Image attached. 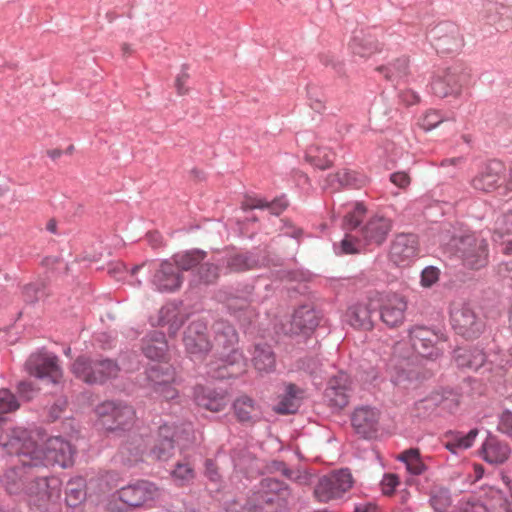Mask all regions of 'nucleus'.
I'll use <instances>...</instances> for the list:
<instances>
[{
  "label": "nucleus",
  "mask_w": 512,
  "mask_h": 512,
  "mask_svg": "<svg viewBox=\"0 0 512 512\" xmlns=\"http://www.w3.org/2000/svg\"><path fill=\"white\" fill-rule=\"evenodd\" d=\"M71 371L76 378L87 384H103L117 377L120 368L112 359H92L79 356L73 362Z\"/></svg>",
  "instance_id": "423d86ee"
},
{
  "label": "nucleus",
  "mask_w": 512,
  "mask_h": 512,
  "mask_svg": "<svg viewBox=\"0 0 512 512\" xmlns=\"http://www.w3.org/2000/svg\"><path fill=\"white\" fill-rule=\"evenodd\" d=\"M409 338L414 350L423 357L437 358L441 354L438 343L442 336L426 326H414L409 330Z\"/></svg>",
  "instance_id": "f3484780"
},
{
  "label": "nucleus",
  "mask_w": 512,
  "mask_h": 512,
  "mask_svg": "<svg viewBox=\"0 0 512 512\" xmlns=\"http://www.w3.org/2000/svg\"><path fill=\"white\" fill-rule=\"evenodd\" d=\"M61 495V482L57 477H34L27 482L24 497L27 503L37 508H46Z\"/></svg>",
  "instance_id": "1a4fd4ad"
},
{
  "label": "nucleus",
  "mask_w": 512,
  "mask_h": 512,
  "mask_svg": "<svg viewBox=\"0 0 512 512\" xmlns=\"http://www.w3.org/2000/svg\"><path fill=\"white\" fill-rule=\"evenodd\" d=\"M440 271L434 266L426 267L421 273V285L429 288L439 280Z\"/></svg>",
  "instance_id": "052dcab7"
},
{
  "label": "nucleus",
  "mask_w": 512,
  "mask_h": 512,
  "mask_svg": "<svg viewBox=\"0 0 512 512\" xmlns=\"http://www.w3.org/2000/svg\"><path fill=\"white\" fill-rule=\"evenodd\" d=\"M326 182L333 190H338L343 187L358 189L366 184L367 179L358 172L342 169L335 174L329 175Z\"/></svg>",
  "instance_id": "7c9ffc66"
},
{
  "label": "nucleus",
  "mask_w": 512,
  "mask_h": 512,
  "mask_svg": "<svg viewBox=\"0 0 512 512\" xmlns=\"http://www.w3.org/2000/svg\"><path fill=\"white\" fill-rule=\"evenodd\" d=\"M288 206V202L284 197L276 198L271 202H268L263 199H253L251 204L249 205L250 208H267L270 210V212L274 215H279L282 213Z\"/></svg>",
  "instance_id": "09e8293b"
},
{
  "label": "nucleus",
  "mask_w": 512,
  "mask_h": 512,
  "mask_svg": "<svg viewBox=\"0 0 512 512\" xmlns=\"http://www.w3.org/2000/svg\"><path fill=\"white\" fill-rule=\"evenodd\" d=\"M178 440L176 427L161 425L158 430V437L151 448L149 455L155 460L166 461L173 456L175 442Z\"/></svg>",
  "instance_id": "b1692460"
},
{
  "label": "nucleus",
  "mask_w": 512,
  "mask_h": 512,
  "mask_svg": "<svg viewBox=\"0 0 512 512\" xmlns=\"http://www.w3.org/2000/svg\"><path fill=\"white\" fill-rule=\"evenodd\" d=\"M15 450L24 465L48 466L59 465L66 468L72 464L75 453L72 445L59 436L48 438L43 446H39L28 435L27 430L13 428L10 440L6 443Z\"/></svg>",
  "instance_id": "f257e3e1"
},
{
  "label": "nucleus",
  "mask_w": 512,
  "mask_h": 512,
  "mask_svg": "<svg viewBox=\"0 0 512 512\" xmlns=\"http://www.w3.org/2000/svg\"><path fill=\"white\" fill-rule=\"evenodd\" d=\"M396 459L405 464L407 471L413 475H421L423 474L427 467L423 462L420 451L418 448H410L399 455H397Z\"/></svg>",
  "instance_id": "ea45409f"
},
{
  "label": "nucleus",
  "mask_w": 512,
  "mask_h": 512,
  "mask_svg": "<svg viewBox=\"0 0 512 512\" xmlns=\"http://www.w3.org/2000/svg\"><path fill=\"white\" fill-rule=\"evenodd\" d=\"M399 485V477L396 474H385L381 481V489L385 495L394 493L396 487Z\"/></svg>",
  "instance_id": "e2e57ef3"
},
{
  "label": "nucleus",
  "mask_w": 512,
  "mask_h": 512,
  "mask_svg": "<svg viewBox=\"0 0 512 512\" xmlns=\"http://www.w3.org/2000/svg\"><path fill=\"white\" fill-rule=\"evenodd\" d=\"M96 413L109 430L124 429L131 425L135 418L134 409L122 402L105 401L96 407Z\"/></svg>",
  "instance_id": "ddd939ff"
},
{
  "label": "nucleus",
  "mask_w": 512,
  "mask_h": 512,
  "mask_svg": "<svg viewBox=\"0 0 512 512\" xmlns=\"http://www.w3.org/2000/svg\"><path fill=\"white\" fill-rule=\"evenodd\" d=\"M183 343L191 359H203L212 348L206 324L202 321L191 322L184 332Z\"/></svg>",
  "instance_id": "2eb2a0df"
},
{
  "label": "nucleus",
  "mask_w": 512,
  "mask_h": 512,
  "mask_svg": "<svg viewBox=\"0 0 512 512\" xmlns=\"http://www.w3.org/2000/svg\"><path fill=\"white\" fill-rule=\"evenodd\" d=\"M67 406V400L65 398L57 399L54 404L49 408L48 417L51 421H55L60 418Z\"/></svg>",
  "instance_id": "69168bd1"
},
{
  "label": "nucleus",
  "mask_w": 512,
  "mask_h": 512,
  "mask_svg": "<svg viewBox=\"0 0 512 512\" xmlns=\"http://www.w3.org/2000/svg\"><path fill=\"white\" fill-rule=\"evenodd\" d=\"M494 234L499 238L512 234V210L503 213L495 220Z\"/></svg>",
  "instance_id": "5fc2aeb1"
},
{
  "label": "nucleus",
  "mask_w": 512,
  "mask_h": 512,
  "mask_svg": "<svg viewBox=\"0 0 512 512\" xmlns=\"http://www.w3.org/2000/svg\"><path fill=\"white\" fill-rule=\"evenodd\" d=\"M443 120L444 118L438 111L429 110L421 119L420 125L424 130L429 131L437 127L441 122H443Z\"/></svg>",
  "instance_id": "4d7b16f0"
},
{
  "label": "nucleus",
  "mask_w": 512,
  "mask_h": 512,
  "mask_svg": "<svg viewBox=\"0 0 512 512\" xmlns=\"http://www.w3.org/2000/svg\"><path fill=\"white\" fill-rule=\"evenodd\" d=\"M304 396V391L295 384L286 386L285 394L279 401L276 411L279 414H293L300 407Z\"/></svg>",
  "instance_id": "72a5a7b5"
},
{
  "label": "nucleus",
  "mask_w": 512,
  "mask_h": 512,
  "mask_svg": "<svg viewBox=\"0 0 512 512\" xmlns=\"http://www.w3.org/2000/svg\"><path fill=\"white\" fill-rule=\"evenodd\" d=\"M443 401L444 398L441 394L432 393L414 404L415 415L418 417H427L433 413Z\"/></svg>",
  "instance_id": "a18cd8bd"
},
{
  "label": "nucleus",
  "mask_w": 512,
  "mask_h": 512,
  "mask_svg": "<svg viewBox=\"0 0 512 512\" xmlns=\"http://www.w3.org/2000/svg\"><path fill=\"white\" fill-rule=\"evenodd\" d=\"M406 309L407 301L403 296L396 293L387 294L382 299L380 318L388 327H398L404 322Z\"/></svg>",
  "instance_id": "4be33fe9"
},
{
  "label": "nucleus",
  "mask_w": 512,
  "mask_h": 512,
  "mask_svg": "<svg viewBox=\"0 0 512 512\" xmlns=\"http://www.w3.org/2000/svg\"><path fill=\"white\" fill-rule=\"evenodd\" d=\"M226 269L230 272H242L255 268L258 260L251 254H232L226 258Z\"/></svg>",
  "instance_id": "37998d69"
},
{
  "label": "nucleus",
  "mask_w": 512,
  "mask_h": 512,
  "mask_svg": "<svg viewBox=\"0 0 512 512\" xmlns=\"http://www.w3.org/2000/svg\"><path fill=\"white\" fill-rule=\"evenodd\" d=\"M172 477L178 485H186L195 477L194 467L186 460L178 462L172 471Z\"/></svg>",
  "instance_id": "de8ad7c7"
},
{
  "label": "nucleus",
  "mask_w": 512,
  "mask_h": 512,
  "mask_svg": "<svg viewBox=\"0 0 512 512\" xmlns=\"http://www.w3.org/2000/svg\"><path fill=\"white\" fill-rule=\"evenodd\" d=\"M291 498L292 491L285 482L266 477L251 490L245 509L247 512H287Z\"/></svg>",
  "instance_id": "f03ea898"
},
{
  "label": "nucleus",
  "mask_w": 512,
  "mask_h": 512,
  "mask_svg": "<svg viewBox=\"0 0 512 512\" xmlns=\"http://www.w3.org/2000/svg\"><path fill=\"white\" fill-rule=\"evenodd\" d=\"M334 153L327 147L310 146L306 152V159L319 169L329 168L334 161Z\"/></svg>",
  "instance_id": "79ce46f5"
},
{
  "label": "nucleus",
  "mask_w": 512,
  "mask_h": 512,
  "mask_svg": "<svg viewBox=\"0 0 512 512\" xmlns=\"http://www.w3.org/2000/svg\"><path fill=\"white\" fill-rule=\"evenodd\" d=\"M17 392L26 401L31 400L38 392V388L28 380L20 381L17 385Z\"/></svg>",
  "instance_id": "680f3d73"
},
{
  "label": "nucleus",
  "mask_w": 512,
  "mask_h": 512,
  "mask_svg": "<svg viewBox=\"0 0 512 512\" xmlns=\"http://www.w3.org/2000/svg\"><path fill=\"white\" fill-rule=\"evenodd\" d=\"M252 361L259 372H271L275 368V355L267 344H257L254 347Z\"/></svg>",
  "instance_id": "c9c22d12"
},
{
  "label": "nucleus",
  "mask_w": 512,
  "mask_h": 512,
  "mask_svg": "<svg viewBox=\"0 0 512 512\" xmlns=\"http://www.w3.org/2000/svg\"><path fill=\"white\" fill-rule=\"evenodd\" d=\"M350 50L354 55L362 58L370 57L380 51V44L377 39L363 31L356 33L349 43Z\"/></svg>",
  "instance_id": "2f4dec72"
},
{
  "label": "nucleus",
  "mask_w": 512,
  "mask_h": 512,
  "mask_svg": "<svg viewBox=\"0 0 512 512\" xmlns=\"http://www.w3.org/2000/svg\"><path fill=\"white\" fill-rule=\"evenodd\" d=\"M22 296L25 302L35 303L45 296V285L43 282L30 283L23 287Z\"/></svg>",
  "instance_id": "603ef678"
},
{
  "label": "nucleus",
  "mask_w": 512,
  "mask_h": 512,
  "mask_svg": "<svg viewBox=\"0 0 512 512\" xmlns=\"http://www.w3.org/2000/svg\"><path fill=\"white\" fill-rule=\"evenodd\" d=\"M147 379L154 393L166 400L177 397L178 392L172 386L175 380V370L168 363H157L150 366L147 370Z\"/></svg>",
  "instance_id": "4468645a"
},
{
  "label": "nucleus",
  "mask_w": 512,
  "mask_h": 512,
  "mask_svg": "<svg viewBox=\"0 0 512 512\" xmlns=\"http://www.w3.org/2000/svg\"><path fill=\"white\" fill-rule=\"evenodd\" d=\"M434 46L439 53L457 52L463 46V38L459 27L452 22H443L431 30Z\"/></svg>",
  "instance_id": "a211bd4d"
},
{
  "label": "nucleus",
  "mask_w": 512,
  "mask_h": 512,
  "mask_svg": "<svg viewBox=\"0 0 512 512\" xmlns=\"http://www.w3.org/2000/svg\"><path fill=\"white\" fill-rule=\"evenodd\" d=\"M353 485L352 475L341 469L321 477L314 489L316 498L321 502L341 498Z\"/></svg>",
  "instance_id": "9b49d317"
},
{
  "label": "nucleus",
  "mask_w": 512,
  "mask_h": 512,
  "mask_svg": "<svg viewBox=\"0 0 512 512\" xmlns=\"http://www.w3.org/2000/svg\"><path fill=\"white\" fill-rule=\"evenodd\" d=\"M207 256V253L200 249H192L182 253L174 254L171 258L178 270L188 271L199 265Z\"/></svg>",
  "instance_id": "4c0bfd02"
},
{
  "label": "nucleus",
  "mask_w": 512,
  "mask_h": 512,
  "mask_svg": "<svg viewBox=\"0 0 512 512\" xmlns=\"http://www.w3.org/2000/svg\"><path fill=\"white\" fill-rule=\"evenodd\" d=\"M419 255V241L415 234H397L390 245L389 258L397 266H408Z\"/></svg>",
  "instance_id": "dca6fc26"
},
{
  "label": "nucleus",
  "mask_w": 512,
  "mask_h": 512,
  "mask_svg": "<svg viewBox=\"0 0 512 512\" xmlns=\"http://www.w3.org/2000/svg\"><path fill=\"white\" fill-rule=\"evenodd\" d=\"M160 324L169 325V332L175 334L177 330L182 326L184 320L183 316L179 313L175 307H163L160 310Z\"/></svg>",
  "instance_id": "49530a36"
},
{
  "label": "nucleus",
  "mask_w": 512,
  "mask_h": 512,
  "mask_svg": "<svg viewBox=\"0 0 512 512\" xmlns=\"http://www.w3.org/2000/svg\"><path fill=\"white\" fill-rule=\"evenodd\" d=\"M195 402L199 407L212 412L222 411L228 404L227 396L206 387H197L194 392Z\"/></svg>",
  "instance_id": "c85d7f7f"
},
{
  "label": "nucleus",
  "mask_w": 512,
  "mask_h": 512,
  "mask_svg": "<svg viewBox=\"0 0 512 512\" xmlns=\"http://www.w3.org/2000/svg\"><path fill=\"white\" fill-rule=\"evenodd\" d=\"M160 489L147 480H137L112 493L106 502L109 512H130L160 497Z\"/></svg>",
  "instance_id": "7ed1b4c3"
},
{
  "label": "nucleus",
  "mask_w": 512,
  "mask_h": 512,
  "mask_svg": "<svg viewBox=\"0 0 512 512\" xmlns=\"http://www.w3.org/2000/svg\"><path fill=\"white\" fill-rule=\"evenodd\" d=\"M471 69L463 65H455L438 74L431 83V89L435 96L446 98L459 97L462 88L471 81Z\"/></svg>",
  "instance_id": "6e6552de"
},
{
  "label": "nucleus",
  "mask_w": 512,
  "mask_h": 512,
  "mask_svg": "<svg viewBox=\"0 0 512 512\" xmlns=\"http://www.w3.org/2000/svg\"><path fill=\"white\" fill-rule=\"evenodd\" d=\"M220 275V268L214 263H204L198 269L199 282L209 285L217 281Z\"/></svg>",
  "instance_id": "8fccbe9b"
},
{
  "label": "nucleus",
  "mask_w": 512,
  "mask_h": 512,
  "mask_svg": "<svg viewBox=\"0 0 512 512\" xmlns=\"http://www.w3.org/2000/svg\"><path fill=\"white\" fill-rule=\"evenodd\" d=\"M351 390L349 376L345 372H339L328 380L324 400L330 407L343 409L349 403Z\"/></svg>",
  "instance_id": "6ab92c4d"
},
{
  "label": "nucleus",
  "mask_w": 512,
  "mask_h": 512,
  "mask_svg": "<svg viewBox=\"0 0 512 512\" xmlns=\"http://www.w3.org/2000/svg\"><path fill=\"white\" fill-rule=\"evenodd\" d=\"M318 326L316 312L310 305L298 307L291 318L288 332L293 335L308 334Z\"/></svg>",
  "instance_id": "a878e982"
},
{
  "label": "nucleus",
  "mask_w": 512,
  "mask_h": 512,
  "mask_svg": "<svg viewBox=\"0 0 512 512\" xmlns=\"http://www.w3.org/2000/svg\"><path fill=\"white\" fill-rule=\"evenodd\" d=\"M505 170V165L501 161H489L471 179V186L481 192H492L500 186Z\"/></svg>",
  "instance_id": "aec40b11"
},
{
  "label": "nucleus",
  "mask_w": 512,
  "mask_h": 512,
  "mask_svg": "<svg viewBox=\"0 0 512 512\" xmlns=\"http://www.w3.org/2000/svg\"><path fill=\"white\" fill-rule=\"evenodd\" d=\"M319 59L324 66L331 67L337 73H340L342 71L343 65L335 58L334 55L330 53H321L319 55Z\"/></svg>",
  "instance_id": "338daca9"
},
{
  "label": "nucleus",
  "mask_w": 512,
  "mask_h": 512,
  "mask_svg": "<svg viewBox=\"0 0 512 512\" xmlns=\"http://www.w3.org/2000/svg\"><path fill=\"white\" fill-rule=\"evenodd\" d=\"M168 350L165 334L160 331H153L143 339L142 351L144 355L152 360L164 358Z\"/></svg>",
  "instance_id": "473e14b6"
},
{
  "label": "nucleus",
  "mask_w": 512,
  "mask_h": 512,
  "mask_svg": "<svg viewBox=\"0 0 512 512\" xmlns=\"http://www.w3.org/2000/svg\"><path fill=\"white\" fill-rule=\"evenodd\" d=\"M451 324L455 332L466 339L478 338L485 330V321L469 304L451 311Z\"/></svg>",
  "instance_id": "9d476101"
},
{
  "label": "nucleus",
  "mask_w": 512,
  "mask_h": 512,
  "mask_svg": "<svg viewBox=\"0 0 512 512\" xmlns=\"http://www.w3.org/2000/svg\"><path fill=\"white\" fill-rule=\"evenodd\" d=\"M365 213L366 207L362 203H355L353 210L349 211L344 217V228L352 230L358 227Z\"/></svg>",
  "instance_id": "3c124183"
},
{
  "label": "nucleus",
  "mask_w": 512,
  "mask_h": 512,
  "mask_svg": "<svg viewBox=\"0 0 512 512\" xmlns=\"http://www.w3.org/2000/svg\"><path fill=\"white\" fill-rule=\"evenodd\" d=\"M453 359L459 368L477 371L485 364L486 354L477 347H463L454 350Z\"/></svg>",
  "instance_id": "c756f323"
},
{
  "label": "nucleus",
  "mask_w": 512,
  "mask_h": 512,
  "mask_svg": "<svg viewBox=\"0 0 512 512\" xmlns=\"http://www.w3.org/2000/svg\"><path fill=\"white\" fill-rule=\"evenodd\" d=\"M16 396L8 389H0V414L11 413L19 409Z\"/></svg>",
  "instance_id": "864d4df0"
},
{
  "label": "nucleus",
  "mask_w": 512,
  "mask_h": 512,
  "mask_svg": "<svg viewBox=\"0 0 512 512\" xmlns=\"http://www.w3.org/2000/svg\"><path fill=\"white\" fill-rule=\"evenodd\" d=\"M451 502V495L447 488L442 486L431 488L429 503L435 512H445Z\"/></svg>",
  "instance_id": "c03bdc74"
},
{
  "label": "nucleus",
  "mask_w": 512,
  "mask_h": 512,
  "mask_svg": "<svg viewBox=\"0 0 512 512\" xmlns=\"http://www.w3.org/2000/svg\"><path fill=\"white\" fill-rule=\"evenodd\" d=\"M237 419L241 422L255 420L259 416V409L253 399L248 396H240L233 404Z\"/></svg>",
  "instance_id": "58836bf2"
},
{
  "label": "nucleus",
  "mask_w": 512,
  "mask_h": 512,
  "mask_svg": "<svg viewBox=\"0 0 512 512\" xmlns=\"http://www.w3.org/2000/svg\"><path fill=\"white\" fill-rule=\"evenodd\" d=\"M399 99L403 104H405L407 106H411V105L419 103L420 96L415 91H413L411 89H405V90L400 91Z\"/></svg>",
  "instance_id": "774afa93"
},
{
  "label": "nucleus",
  "mask_w": 512,
  "mask_h": 512,
  "mask_svg": "<svg viewBox=\"0 0 512 512\" xmlns=\"http://www.w3.org/2000/svg\"><path fill=\"white\" fill-rule=\"evenodd\" d=\"M204 475L208 480L219 486L222 482V476L219 473L217 464L213 459H206L204 463Z\"/></svg>",
  "instance_id": "13d9d810"
},
{
  "label": "nucleus",
  "mask_w": 512,
  "mask_h": 512,
  "mask_svg": "<svg viewBox=\"0 0 512 512\" xmlns=\"http://www.w3.org/2000/svg\"><path fill=\"white\" fill-rule=\"evenodd\" d=\"M481 453L487 463L499 465L508 460L511 449L506 442L490 436L482 444Z\"/></svg>",
  "instance_id": "cd10ccee"
},
{
  "label": "nucleus",
  "mask_w": 512,
  "mask_h": 512,
  "mask_svg": "<svg viewBox=\"0 0 512 512\" xmlns=\"http://www.w3.org/2000/svg\"><path fill=\"white\" fill-rule=\"evenodd\" d=\"M266 470L268 473L280 472L283 476L291 479L293 471L286 467V464L282 461L273 460L267 466Z\"/></svg>",
  "instance_id": "0e129e2a"
},
{
  "label": "nucleus",
  "mask_w": 512,
  "mask_h": 512,
  "mask_svg": "<svg viewBox=\"0 0 512 512\" xmlns=\"http://www.w3.org/2000/svg\"><path fill=\"white\" fill-rule=\"evenodd\" d=\"M376 311V304L371 299H367L348 307L346 321L356 329L371 330L374 327Z\"/></svg>",
  "instance_id": "5701e85b"
},
{
  "label": "nucleus",
  "mask_w": 512,
  "mask_h": 512,
  "mask_svg": "<svg viewBox=\"0 0 512 512\" xmlns=\"http://www.w3.org/2000/svg\"><path fill=\"white\" fill-rule=\"evenodd\" d=\"M21 464L7 469L2 477V484L10 495H24L25 486L29 482L27 468L34 466L24 465L22 461Z\"/></svg>",
  "instance_id": "bb28decb"
},
{
  "label": "nucleus",
  "mask_w": 512,
  "mask_h": 512,
  "mask_svg": "<svg viewBox=\"0 0 512 512\" xmlns=\"http://www.w3.org/2000/svg\"><path fill=\"white\" fill-rule=\"evenodd\" d=\"M144 266H149V269L153 271L151 284L157 291L171 293L179 290L182 286L184 277L172 258L159 263L150 261L144 262L141 265H135L131 269V275H135Z\"/></svg>",
  "instance_id": "0eeeda50"
},
{
  "label": "nucleus",
  "mask_w": 512,
  "mask_h": 512,
  "mask_svg": "<svg viewBox=\"0 0 512 512\" xmlns=\"http://www.w3.org/2000/svg\"><path fill=\"white\" fill-rule=\"evenodd\" d=\"M143 450L140 445L134 446L132 443L124 444L120 449L122 458L128 463H136L142 458Z\"/></svg>",
  "instance_id": "6e6d98bb"
},
{
  "label": "nucleus",
  "mask_w": 512,
  "mask_h": 512,
  "mask_svg": "<svg viewBox=\"0 0 512 512\" xmlns=\"http://www.w3.org/2000/svg\"><path fill=\"white\" fill-rule=\"evenodd\" d=\"M27 373L39 379H48L53 384L60 383L63 372L56 355L41 351L29 356L25 363Z\"/></svg>",
  "instance_id": "f8f14e48"
},
{
  "label": "nucleus",
  "mask_w": 512,
  "mask_h": 512,
  "mask_svg": "<svg viewBox=\"0 0 512 512\" xmlns=\"http://www.w3.org/2000/svg\"><path fill=\"white\" fill-rule=\"evenodd\" d=\"M361 250L360 241L354 240L350 235H346L340 242L339 251L337 254H356Z\"/></svg>",
  "instance_id": "bf43d9fd"
},
{
  "label": "nucleus",
  "mask_w": 512,
  "mask_h": 512,
  "mask_svg": "<svg viewBox=\"0 0 512 512\" xmlns=\"http://www.w3.org/2000/svg\"><path fill=\"white\" fill-rule=\"evenodd\" d=\"M479 430L477 428L471 429L467 434H463L461 432H451L446 436L447 440L445 442V447L454 454H457L460 450H465L470 448L477 435Z\"/></svg>",
  "instance_id": "e433bc0d"
},
{
  "label": "nucleus",
  "mask_w": 512,
  "mask_h": 512,
  "mask_svg": "<svg viewBox=\"0 0 512 512\" xmlns=\"http://www.w3.org/2000/svg\"><path fill=\"white\" fill-rule=\"evenodd\" d=\"M86 480L77 476L70 479L65 488V501L69 507H78L86 500Z\"/></svg>",
  "instance_id": "f704fd0d"
},
{
  "label": "nucleus",
  "mask_w": 512,
  "mask_h": 512,
  "mask_svg": "<svg viewBox=\"0 0 512 512\" xmlns=\"http://www.w3.org/2000/svg\"><path fill=\"white\" fill-rule=\"evenodd\" d=\"M377 70L383 73L387 80L399 82L409 74V60L407 57L397 58L387 66L378 67Z\"/></svg>",
  "instance_id": "a19ab883"
},
{
  "label": "nucleus",
  "mask_w": 512,
  "mask_h": 512,
  "mask_svg": "<svg viewBox=\"0 0 512 512\" xmlns=\"http://www.w3.org/2000/svg\"><path fill=\"white\" fill-rule=\"evenodd\" d=\"M380 412L376 408L361 406L354 410L351 424L355 432L363 438H373L379 428Z\"/></svg>",
  "instance_id": "412c9836"
},
{
  "label": "nucleus",
  "mask_w": 512,
  "mask_h": 512,
  "mask_svg": "<svg viewBox=\"0 0 512 512\" xmlns=\"http://www.w3.org/2000/svg\"><path fill=\"white\" fill-rule=\"evenodd\" d=\"M391 229V219L382 215H375L360 229V233L365 244L381 245Z\"/></svg>",
  "instance_id": "393cba45"
},
{
  "label": "nucleus",
  "mask_w": 512,
  "mask_h": 512,
  "mask_svg": "<svg viewBox=\"0 0 512 512\" xmlns=\"http://www.w3.org/2000/svg\"><path fill=\"white\" fill-rule=\"evenodd\" d=\"M213 331L214 346L222 361V364L217 367L219 370L217 377L231 376L233 372L224 373L222 370H227L243 360L242 354L235 348L238 343V334L235 328L225 320L216 321L213 325Z\"/></svg>",
  "instance_id": "20e7f679"
},
{
  "label": "nucleus",
  "mask_w": 512,
  "mask_h": 512,
  "mask_svg": "<svg viewBox=\"0 0 512 512\" xmlns=\"http://www.w3.org/2000/svg\"><path fill=\"white\" fill-rule=\"evenodd\" d=\"M449 246L465 267L481 269L488 263V244L474 233L454 235Z\"/></svg>",
  "instance_id": "39448f33"
}]
</instances>
